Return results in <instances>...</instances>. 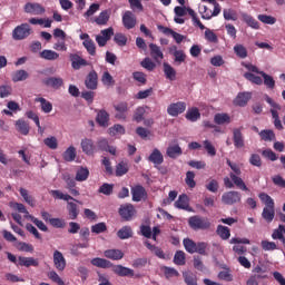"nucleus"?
Returning <instances> with one entry per match:
<instances>
[{
    "instance_id": "nucleus-40",
    "label": "nucleus",
    "mask_w": 285,
    "mask_h": 285,
    "mask_svg": "<svg viewBox=\"0 0 285 285\" xmlns=\"http://www.w3.org/2000/svg\"><path fill=\"white\" fill-rule=\"evenodd\" d=\"M36 102L40 104L42 112H52V102L48 101L46 98H36Z\"/></svg>"
},
{
    "instance_id": "nucleus-27",
    "label": "nucleus",
    "mask_w": 285,
    "mask_h": 285,
    "mask_svg": "<svg viewBox=\"0 0 285 285\" xmlns=\"http://www.w3.org/2000/svg\"><path fill=\"white\" fill-rule=\"evenodd\" d=\"M149 50H150V57L154 61H159L164 59V51H161V48L156 43H150Z\"/></svg>"
},
{
    "instance_id": "nucleus-9",
    "label": "nucleus",
    "mask_w": 285,
    "mask_h": 285,
    "mask_svg": "<svg viewBox=\"0 0 285 285\" xmlns=\"http://www.w3.org/2000/svg\"><path fill=\"white\" fill-rule=\"evenodd\" d=\"M69 59H70V62H71V68L73 70H81V68H83L86 66H90L88 60L83 59L78 53H70Z\"/></svg>"
},
{
    "instance_id": "nucleus-39",
    "label": "nucleus",
    "mask_w": 285,
    "mask_h": 285,
    "mask_svg": "<svg viewBox=\"0 0 285 285\" xmlns=\"http://www.w3.org/2000/svg\"><path fill=\"white\" fill-rule=\"evenodd\" d=\"M134 233H132V227L130 226H124L122 228H120L117 232V237L119 239H130V237H132Z\"/></svg>"
},
{
    "instance_id": "nucleus-22",
    "label": "nucleus",
    "mask_w": 285,
    "mask_h": 285,
    "mask_svg": "<svg viewBox=\"0 0 285 285\" xmlns=\"http://www.w3.org/2000/svg\"><path fill=\"white\" fill-rule=\"evenodd\" d=\"M167 157L170 159H177V157H181L184 155V150L179 145H169L166 150Z\"/></svg>"
},
{
    "instance_id": "nucleus-49",
    "label": "nucleus",
    "mask_w": 285,
    "mask_h": 285,
    "mask_svg": "<svg viewBox=\"0 0 285 285\" xmlns=\"http://www.w3.org/2000/svg\"><path fill=\"white\" fill-rule=\"evenodd\" d=\"M83 48H86L88 55H90L91 57H95V55H97V46L95 45V41L91 40H85L82 42Z\"/></svg>"
},
{
    "instance_id": "nucleus-16",
    "label": "nucleus",
    "mask_w": 285,
    "mask_h": 285,
    "mask_svg": "<svg viewBox=\"0 0 285 285\" xmlns=\"http://www.w3.org/2000/svg\"><path fill=\"white\" fill-rule=\"evenodd\" d=\"M122 23L127 30H132L137 26V17L132 11H126L122 16Z\"/></svg>"
},
{
    "instance_id": "nucleus-57",
    "label": "nucleus",
    "mask_w": 285,
    "mask_h": 285,
    "mask_svg": "<svg viewBox=\"0 0 285 285\" xmlns=\"http://www.w3.org/2000/svg\"><path fill=\"white\" fill-rule=\"evenodd\" d=\"M185 184L188 188H195V186H197V183L195 181V171L186 173Z\"/></svg>"
},
{
    "instance_id": "nucleus-43",
    "label": "nucleus",
    "mask_w": 285,
    "mask_h": 285,
    "mask_svg": "<svg viewBox=\"0 0 285 285\" xmlns=\"http://www.w3.org/2000/svg\"><path fill=\"white\" fill-rule=\"evenodd\" d=\"M90 177V170L86 167H80L76 171V181H86Z\"/></svg>"
},
{
    "instance_id": "nucleus-28",
    "label": "nucleus",
    "mask_w": 285,
    "mask_h": 285,
    "mask_svg": "<svg viewBox=\"0 0 285 285\" xmlns=\"http://www.w3.org/2000/svg\"><path fill=\"white\" fill-rule=\"evenodd\" d=\"M92 266L96 268H112V263L106 258L95 257L90 261Z\"/></svg>"
},
{
    "instance_id": "nucleus-1",
    "label": "nucleus",
    "mask_w": 285,
    "mask_h": 285,
    "mask_svg": "<svg viewBox=\"0 0 285 285\" xmlns=\"http://www.w3.org/2000/svg\"><path fill=\"white\" fill-rule=\"evenodd\" d=\"M258 197L265 204L262 217L267 224H271L275 219V200L266 193H261Z\"/></svg>"
},
{
    "instance_id": "nucleus-60",
    "label": "nucleus",
    "mask_w": 285,
    "mask_h": 285,
    "mask_svg": "<svg viewBox=\"0 0 285 285\" xmlns=\"http://www.w3.org/2000/svg\"><path fill=\"white\" fill-rule=\"evenodd\" d=\"M106 230H108L106 223H98L91 226V233H95L96 235H101V233H106Z\"/></svg>"
},
{
    "instance_id": "nucleus-33",
    "label": "nucleus",
    "mask_w": 285,
    "mask_h": 285,
    "mask_svg": "<svg viewBox=\"0 0 285 285\" xmlns=\"http://www.w3.org/2000/svg\"><path fill=\"white\" fill-rule=\"evenodd\" d=\"M229 177L233 184L237 186V188H239L240 190H244L245 193H248V187L246 186V183H244V179H242V177L235 175L234 173H230Z\"/></svg>"
},
{
    "instance_id": "nucleus-31",
    "label": "nucleus",
    "mask_w": 285,
    "mask_h": 285,
    "mask_svg": "<svg viewBox=\"0 0 285 285\" xmlns=\"http://www.w3.org/2000/svg\"><path fill=\"white\" fill-rule=\"evenodd\" d=\"M169 52L174 55L176 63H184L186 61V53L184 50H177V46L170 47Z\"/></svg>"
},
{
    "instance_id": "nucleus-18",
    "label": "nucleus",
    "mask_w": 285,
    "mask_h": 285,
    "mask_svg": "<svg viewBox=\"0 0 285 285\" xmlns=\"http://www.w3.org/2000/svg\"><path fill=\"white\" fill-rule=\"evenodd\" d=\"M42 82L48 88H53V90H59L63 87V78L61 77H48Z\"/></svg>"
},
{
    "instance_id": "nucleus-55",
    "label": "nucleus",
    "mask_w": 285,
    "mask_h": 285,
    "mask_svg": "<svg viewBox=\"0 0 285 285\" xmlns=\"http://www.w3.org/2000/svg\"><path fill=\"white\" fill-rule=\"evenodd\" d=\"M26 79H28V71L23 69H20L12 75V81H14L16 83L18 81H26Z\"/></svg>"
},
{
    "instance_id": "nucleus-41",
    "label": "nucleus",
    "mask_w": 285,
    "mask_h": 285,
    "mask_svg": "<svg viewBox=\"0 0 285 285\" xmlns=\"http://www.w3.org/2000/svg\"><path fill=\"white\" fill-rule=\"evenodd\" d=\"M62 159L66 161H75L77 159V149L73 146H70L62 154Z\"/></svg>"
},
{
    "instance_id": "nucleus-7",
    "label": "nucleus",
    "mask_w": 285,
    "mask_h": 285,
    "mask_svg": "<svg viewBox=\"0 0 285 285\" xmlns=\"http://www.w3.org/2000/svg\"><path fill=\"white\" fill-rule=\"evenodd\" d=\"M223 204L233 206V204H239L242 202V194L239 191H226L222 196Z\"/></svg>"
},
{
    "instance_id": "nucleus-47",
    "label": "nucleus",
    "mask_w": 285,
    "mask_h": 285,
    "mask_svg": "<svg viewBox=\"0 0 285 285\" xmlns=\"http://www.w3.org/2000/svg\"><path fill=\"white\" fill-rule=\"evenodd\" d=\"M146 119V107H138L134 112V121L141 124Z\"/></svg>"
},
{
    "instance_id": "nucleus-12",
    "label": "nucleus",
    "mask_w": 285,
    "mask_h": 285,
    "mask_svg": "<svg viewBox=\"0 0 285 285\" xmlns=\"http://www.w3.org/2000/svg\"><path fill=\"white\" fill-rule=\"evenodd\" d=\"M80 146L82 148V153L89 157H92V155L97 153V146H95V141H92L90 138H83Z\"/></svg>"
},
{
    "instance_id": "nucleus-23",
    "label": "nucleus",
    "mask_w": 285,
    "mask_h": 285,
    "mask_svg": "<svg viewBox=\"0 0 285 285\" xmlns=\"http://www.w3.org/2000/svg\"><path fill=\"white\" fill-rule=\"evenodd\" d=\"M104 257L112 259L114 262H119L120 259H124V253L121 249H106L104 252Z\"/></svg>"
},
{
    "instance_id": "nucleus-13",
    "label": "nucleus",
    "mask_w": 285,
    "mask_h": 285,
    "mask_svg": "<svg viewBox=\"0 0 285 285\" xmlns=\"http://www.w3.org/2000/svg\"><path fill=\"white\" fill-rule=\"evenodd\" d=\"M53 266L59 271V273L66 271V257H63V254L59 250L53 252Z\"/></svg>"
},
{
    "instance_id": "nucleus-63",
    "label": "nucleus",
    "mask_w": 285,
    "mask_h": 285,
    "mask_svg": "<svg viewBox=\"0 0 285 285\" xmlns=\"http://www.w3.org/2000/svg\"><path fill=\"white\" fill-rule=\"evenodd\" d=\"M12 95V87L8 85L0 86V99H6Z\"/></svg>"
},
{
    "instance_id": "nucleus-15",
    "label": "nucleus",
    "mask_w": 285,
    "mask_h": 285,
    "mask_svg": "<svg viewBox=\"0 0 285 285\" xmlns=\"http://www.w3.org/2000/svg\"><path fill=\"white\" fill-rule=\"evenodd\" d=\"M24 12L33 16L43 14V12H46V8H43V6L40 3L27 2L24 4Z\"/></svg>"
},
{
    "instance_id": "nucleus-52",
    "label": "nucleus",
    "mask_w": 285,
    "mask_h": 285,
    "mask_svg": "<svg viewBox=\"0 0 285 285\" xmlns=\"http://www.w3.org/2000/svg\"><path fill=\"white\" fill-rule=\"evenodd\" d=\"M184 282L187 285H197V275L193 272H184L183 273Z\"/></svg>"
},
{
    "instance_id": "nucleus-51",
    "label": "nucleus",
    "mask_w": 285,
    "mask_h": 285,
    "mask_svg": "<svg viewBox=\"0 0 285 285\" xmlns=\"http://www.w3.org/2000/svg\"><path fill=\"white\" fill-rule=\"evenodd\" d=\"M234 52L239 59H246V57H248V49H246L244 45L238 43L234 46Z\"/></svg>"
},
{
    "instance_id": "nucleus-56",
    "label": "nucleus",
    "mask_w": 285,
    "mask_h": 285,
    "mask_svg": "<svg viewBox=\"0 0 285 285\" xmlns=\"http://www.w3.org/2000/svg\"><path fill=\"white\" fill-rule=\"evenodd\" d=\"M45 146L50 148V150H57L59 147V142L57 141V138L55 136L48 137L43 140Z\"/></svg>"
},
{
    "instance_id": "nucleus-34",
    "label": "nucleus",
    "mask_w": 285,
    "mask_h": 285,
    "mask_svg": "<svg viewBox=\"0 0 285 285\" xmlns=\"http://www.w3.org/2000/svg\"><path fill=\"white\" fill-rule=\"evenodd\" d=\"M67 210H68V215H69V219H77V217H79V206H77L75 203L72 202H67Z\"/></svg>"
},
{
    "instance_id": "nucleus-48",
    "label": "nucleus",
    "mask_w": 285,
    "mask_h": 285,
    "mask_svg": "<svg viewBox=\"0 0 285 285\" xmlns=\"http://www.w3.org/2000/svg\"><path fill=\"white\" fill-rule=\"evenodd\" d=\"M183 244H184L185 250H187V253H190L193 255L194 253L197 252V243H195V240H193L190 238H185L183 240Z\"/></svg>"
},
{
    "instance_id": "nucleus-58",
    "label": "nucleus",
    "mask_w": 285,
    "mask_h": 285,
    "mask_svg": "<svg viewBox=\"0 0 285 285\" xmlns=\"http://www.w3.org/2000/svg\"><path fill=\"white\" fill-rule=\"evenodd\" d=\"M49 224L52 228H66L67 226L66 219L63 218H51Z\"/></svg>"
},
{
    "instance_id": "nucleus-8",
    "label": "nucleus",
    "mask_w": 285,
    "mask_h": 285,
    "mask_svg": "<svg viewBox=\"0 0 285 285\" xmlns=\"http://www.w3.org/2000/svg\"><path fill=\"white\" fill-rule=\"evenodd\" d=\"M167 112L170 117H179V115L186 112V102L178 101V102L170 104L167 107Z\"/></svg>"
},
{
    "instance_id": "nucleus-19",
    "label": "nucleus",
    "mask_w": 285,
    "mask_h": 285,
    "mask_svg": "<svg viewBox=\"0 0 285 285\" xmlns=\"http://www.w3.org/2000/svg\"><path fill=\"white\" fill-rule=\"evenodd\" d=\"M240 19L248 26V28H253V30H259V22L250 14L246 12H240Z\"/></svg>"
},
{
    "instance_id": "nucleus-64",
    "label": "nucleus",
    "mask_w": 285,
    "mask_h": 285,
    "mask_svg": "<svg viewBox=\"0 0 285 285\" xmlns=\"http://www.w3.org/2000/svg\"><path fill=\"white\" fill-rule=\"evenodd\" d=\"M104 86H112L115 83V78L110 75L109 71H105L101 77Z\"/></svg>"
},
{
    "instance_id": "nucleus-35",
    "label": "nucleus",
    "mask_w": 285,
    "mask_h": 285,
    "mask_svg": "<svg viewBox=\"0 0 285 285\" xmlns=\"http://www.w3.org/2000/svg\"><path fill=\"white\" fill-rule=\"evenodd\" d=\"M110 21V10H104L95 18L97 26H106Z\"/></svg>"
},
{
    "instance_id": "nucleus-29",
    "label": "nucleus",
    "mask_w": 285,
    "mask_h": 285,
    "mask_svg": "<svg viewBox=\"0 0 285 285\" xmlns=\"http://www.w3.org/2000/svg\"><path fill=\"white\" fill-rule=\"evenodd\" d=\"M250 92H239L234 100L235 106H239L240 108H244L250 101Z\"/></svg>"
},
{
    "instance_id": "nucleus-42",
    "label": "nucleus",
    "mask_w": 285,
    "mask_h": 285,
    "mask_svg": "<svg viewBox=\"0 0 285 285\" xmlns=\"http://www.w3.org/2000/svg\"><path fill=\"white\" fill-rule=\"evenodd\" d=\"M259 137L263 141H275L276 139L275 131H273L272 129L261 130Z\"/></svg>"
},
{
    "instance_id": "nucleus-37",
    "label": "nucleus",
    "mask_w": 285,
    "mask_h": 285,
    "mask_svg": "<svg viewBox=\"0 0 285 285\" xmlns=\"http://www.w3.org/2000/svg\"><path fill=\"white\" fill-rule=\"evenodd\" d=\"M186 119H188V121H198V119H202V114L199 112V109L194 107L187 110L186 112Z\"/></svg>"
},
{
    "instance_id": "nucleus-46",
    "label": "nucleus",
    "mask_w": 285,
    "mask_h": 285,
    "mask_svg": "<svg viewBox=\"0 0 285 285\" xmlns=\"http://www.w3.org/2000/svg\"><path fill=\"white\" fill-rule=\"evenodd\" d=\"M259 75L264 79V86H266V88H268L269 90H273L275 88V79L273 78V76H271L264 71L259 72Z\"/></svg>"
},
{
    "instance_id": "nucleus-21",
    "label": "nucleus",
    "mask_w": 285,
    "mask_h": 285,
    "mask_svg": "<svg viewBox=\"0 0 285 285\" xmlns=\"http://www.w3.org/2000/svg\"><path fill=\"white\" fill-rule=\"evenodd\" d=\"M233 141L235 148H244L245 141H244V134H242V129L234 128L233 129Z\"/></svg>"
},
{
    "instance_id": "nucleus-11",
    "label": "nucleus",
    "mask_w": 285,
    "mask_h": 285,
    "mask_svg": "<svg viewBox=\"0 0 285 285\" xmlns=\"http://www.w3.org/2000/svg\"><path fill=\"white\" fill-rule=\"evenodd\" d=\"M111 271L115 275H118V277H135V271L124 265L112 264Z\"/></svg>"
},
{
    "instance_id": "nucleus-17",
    "label": "nucleus",
    "mask_w": 285,
    "mask_h": 285,
    "mask_svg": "<svg viewBox=\"0 0 285 285\" xmlns=\"http://www.w3.org/2000/svg\"><path fill=\"white\" fill-rule=\"evenodd\" d=\"M96 121L101 128H108L110 126V115L104 109L98 110Z\"/></svg>"
},
{
    "instance_id": "nucleus-62",
    "label": "nucleus",
    "mask_w": 285,
    "mask_h": 285,
    "mask_svg": "<svg viewBox=\"0 0 285 285\" xmlns=\"http://www.w3.org/2000/svg\"><path fill=\"white\" fill-rule=\"evenodd\" d=\"M47 277L49 279H51V282H55V284L58 285H66V283L63 282V279H61V277L59 276V274H57V272L51 271L47 274Z\"/></svg>"
},
{
    "instance_id": "nucleus-3",
    "label": "nucleus",
    "mask_w": 285,
    "mask_h": 285,
    "mask_svg": "<svg viewBox=\"0 0 285 285\" xmlns=\"http://www.w3.org/2000/svg\"><path fill=\"white\" fill-rule=\"evenodd\" d=\"M188 226L191 228V230H208L212 224L208 217L195 215L188 218Z\"/></svg>"
},
{
    "instance_id": "nucleus-45",
    "label": "nucleus",
    "mask_w": 285,
    "mask_h": 285,
    "mask_svg": "<svg viewBox=\"0 0 285 285\" xmlns=\"http://www.w3.org/2000/svg\"><path fill=\"white\" fill-rule=\"evenodd\" d=\"M214 121L218 126H224V124H230V116H228V114H216Z\"/></svg>"
},
{
    "instance_id": "nucleus-44",
    "label": "nucleus",
    "mask_w": 285,
    "mask_h": 285,
    "mask_svg": "<svg viewBox=\"0 0 285 285\" xmlns=\"http://www.w3.org/2000/svg\"><path fill=\"white\" fill-rule=\"evenodd\" d=\"M114 191L115 185L108 183H104L98 189V193H100V195H106L107 197H110V195H112Z\"/></svg>"
},
{
    "instance_id": "nucleus-36",
    "label": "nucleus",
    "mask_w": 285,
    "mask_h": 285,
    "mask_svg": "<svg viewBox=\"0 0 285 285\" xmlns=\"http://www.w3.org/2000/svg\"><path fill=\"white\" fill-rule=\"evenodd\" d=\"M163 67L166 79H169V81H175L177 77V71H175V68H173V66H170L168 62H164Z\"/></svg>"
},
{
    "instance_id": "nucleus-4",
    "label": "nucleus",
    "mask_w": 285,
    "mask_h": 285,
    "mask_svg": "<svg viewBox=\"0 0 285 285\" xmlns=\"http://www.w3.org/2000/svg\"><path fill=\"white\" fill-rule=\"evenodd\" d=\"M30 32H32L30 24L22 23L13 29L12 37L14 41H23V39H28V37H30Z\"/></svg>"
},
{
    "instance_id": "nucleus-2",
    "label": "nucleus",
    "mask_w": 285,
    "mask_h": 285,
    "mask_svg": "<svg viewBox=\"0 0 285 285\" xmlns=\"http://www.w3.org/2000/svg\"><path fill=\"white\" fill-rule=\"evenodd\" d=\"M265 101L271 106V115L274 119V126L276 130H284V125H282V120L279 119V112L277 110H282V106L279 104L275 102L271 96L265 95Z\"/></svg>"
},
{
    "instance_id": "nucleus-20",
    "label": "nucleus",
    "mask_w": 285,
    "mask_h": 285,
    "mask_svg": "<svg viewBox=\"0 0 285 285\" xmlns=\"http://www.w3.org/2000/svg\"><path fill=\"white\" fill-rule=\"evenodd\" d=\"M175 207L179 208L180 210H188V213H193V208H190L188 196L186 194L178 197V199L175 202Z\"/></svg>"
},
{
    "instance_id": "nucleus-10",
    "label": "nucleus",
    "mask_w": 285,
    "mask_h": 285,
    "mask_svg": "<svg viewBox=\"0 0 285 285\" xmlns=\"http://www.w3.org/2000/svg\"><path fill=\"white\" fill-rule=\"evenodd\" d=\"M85 86L88 90H97L99 86V75H97V71L91 70L86 79H85Z\"/></svg>"
},
{
    "instance_id": "nucleus-30",
    "label": "nucleus",
    "mask_w": 285,
    "mask_h": 285,
    "mask_svg": "<svg viewBox=\"0 0 285 285\" xmlns=\"http://www.w3.org/2000/svg\"><path fill=\"white\" fill-rule=\"evenodd\" d=\"M50 194L52 195L53 199H62L63 202H76L77 204H81V202L77 200L75 197L63 194L60 190H51Z\"/></svg>"
},
{
    "instance_id": "nucleus-5",
    "label": "nucleus",
    "mask_w": 285,
    "mask_h": 285,
    "mask_svg": "<svg viewBox=\"0 0 285 285\" xmlns=\"http://www.w3.org/2000/svg\"><path fill=\"white\" fill-rule=\"evenodd\" d=\"M118 213L125 222H130L132 216L137 214V210L132 204H125L119 207Z\"/></svg>"
},
{
    "instance_id": "nucleus-25",
    "label": "nucleus",
    "mask_w": 285,
    "mask_h": 285,
    "mask_svg": "<svg viewBox=\"0 0 285 285\" xmlns=\"http://www.w3.org/2000/svg\"><path fill=\"white\" fill-rule=\"evenodd\" d=\"M18 266H26V268H30V266H39V261L35 257H24L19 256L18 257Z\"/></svg>"
},
{
    "instance_id": "nucleus-50",
    "label": "nucleus",
    "mask_w": 285,
    "mask_h": 285,
    "mask_svg": "<svg viewBox=\"0 0 285 285\" xmlns=\"http://www.w3.org/2000/svg\"><path fill=\"white\" fill-rule=\"evenodd\" d=\"M216 233L220 237V239H230V228L226 226L218 225Z\"/></svg>"
},
{
    "instance_id": "nucleus-32",
    "label": "nucleus",
    "mask_w": 285,
    "mask_h": 285,
    "mask_svg": "<svg viewBox=\"0 0 285 285\" xmlns=\"http://www.w3.org/2000/svg\"><path fill=\"white\" fill-rule=\"evenodd\" d=\"M145 246L146 248H148V250L155 254L156 257H159V259H166V254L164 253L163 248H159L156 245L150 244V242H145Z\"/></svg>"
},
{
    "instance_id": "nucleus-24",
    "label": "nucleus",
    "mask_w": 285,
    "mask_h": 285,
    "mask_svg": "<svg viewBox=\"0 0 285 285\" xmlns=\"http://www.w3.org/2000/svg\"><path fill=\"white\" fill-rule=\"evenodd\" d=\"M16 130L27 137V135H30V124L23 119H18L16 121Z\"/></svg>"
},
{
    "instance_id": "nucleus-53",
    "label": "nucleus",
    "mask_w": 285,
    "mask_h": 285,
    "mask_svg": "<svg viewBox=\"0 0 285 285\" xmlns=\"http://www.w3.org/2000/svg\"><path fill=\"white\" fill-rule=\"evenodd\" d=\"M244 77L247 79V81H250L252 83H255L256 86H262V83H264V80L262 79V77L256 76L252 72H245Z\"/></svg>"
},
{
    "instance_id": "nucleus-54",
    "label": "nucleus",
    "mask_w": 285,
    "mask_h": 285,
    "mask_svg": "<svg viewBox=\"0 0 285 285\" xmlns=\"http://www.w3.org/2000/svg\"><path fill=\"white\" fill-rule=\"evenodd\" d=\"M174 263L177 266H185L186 265V253H184L181 250H177L174 256Z\"/></svg>"
},
{
    "instance_id": "nucleus-61",
    "label": "nucleus",
    "mask_w": 285,
    "mask_h": 285,
    "mask_svg": "<svg viewBox=\"0 0 285 285\" xmlns=\"http://www.w3.org/2000/svg\"><path fill=\"white\" fill-rule=\"evenodd\" d=\"M258 21H262V23H266L267 26H274L276 23L277 19L273 16L267 14H258Z\"/></svg>"
},
{
    "instance_id": "nucleus-59",
    "label": "nucleus",
    "mask_w": 285,
    "mask_h": 285,
    "mask_svg": "<svg viewBox=\"0 0 285 285\" xmlns=\"http://www.w3.org/2000/svg\"><path fill=\"white\" fill-rule=\"evenodd\" d=\"M140 66L145 68V70H149V72H153L155 68H157V65L150 59V58H145L141 62Z\"/></svg>"
},
{
    "instance_id": "nucleus-38",
    "label": "nucleus",
    "mask_w": 285,
    "mask_h": 285,
    "mask_svg": "<svg viewBox=\"0 0 285 285\" xmlns=\"http://www.w3.org/2000/svg\"><path fill=\"white\" fill-rule=\"evenodd\" d=\"M40 57L47 61H57V59H59V53L50 49H45L40 52Z\"/></svg>"
},
{
    "instance_id": "nucleus-6",
    "label": "nucleus",
    "mask_w": 285,
    "mask_h": 285,
    "mask_svg": "<svg viewBox=\"0 0 285 285\" xmlns=\"http://www.w3.org/2000/svg\"><path fill=\"white\" fill-rule=\"evenodd\" d=\"M132 202H146L148 199V191L141 185H136L131 187Z\"/></svg>"
},
{
    "instance_id": "nucleus-26",
    "label": "nucleus",
    "mask_w": 285,
    "mask_h": 285,
    "mask_svg": "<svg viewBox=\"0 0 285 285\" xmlns=\"http://www.w3.org/2000/svg\"><path fill=\"white\" fill-rule=\"evenodd\" d=\"M148 161L156 166H161V164H164V155L159 149L155 148L153 153L149 155Z\"/></svg>"
},
{
    "instance_id": "nucleus-14",
    "label": "nucleus",
    "mask_w": 285,
    "mask_h": 285,
    "mask_svg": "<svg viewBox=\"0 0 285 285\" xmlns=\"http://www.w3.org/2000/svg\"><path fill=\"white\" fill-rule=\"evenodd\" d=\"M97 150H101V153H109V155H117V147L110 146L108 144V139L100 138L97 141Z\"/></svg>"
}]
</instances>
